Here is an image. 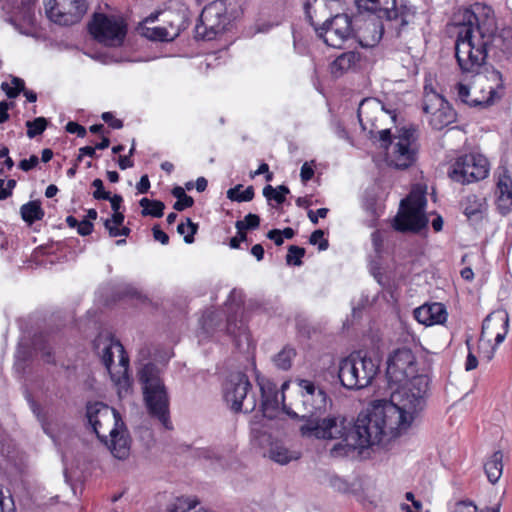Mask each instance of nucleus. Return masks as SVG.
<instances>
[{
  "instance_id": "nucleus-50",
  "label": "nucleus",
  "mask_w": 512,
  "mask_h": 512,
  "mask_svg": "<svg viewBox=\"0 0 512 512\" xmlns=\"http://www.w3.org/2000/svg\"><path fill=\"white\" fill-rule=\"evenodd\" d=\"M0 512H15L14 501L11 496L5 497L0 489Z\"/></svg>"
},
{
  "instance_id": "nucleus-63",
  "label": "nucleus",
  "mask_w": 512,
  "mask_h": 512,
  "mask_svg": "<svg viewBox=\"0 0 512 512\" xmlns=\"http://www.w3.org/2000/svg\"><path fill=\"white\" fill-rule=\"evenodd\" d=\"M13 105L12 103H8L6 101L0 102V124L5 123L9 119V113L8 110L10 106Z\"/></svg>"
},
{
  "instance_id": "nucleus-20",
  "label": "nucleus",
  "mask_w": 512,
  "mask_h": 512,
  "mask_svg": "<svg viewBox=\"0 0 512 512\" xmlns=\"http://www.w3.org/2000/svg\"><path fill=\"white\" fill-rule=\"evenodd\" d=\"M509 328V315L505 310H496L489 315L486 316V318L483 320L482 323V330H481V336H480V347L483 344L489 345V340L484 343V335L486 331L493 330L496 332L495 336V345L490 348V350L487 351H481L482 357L486 359L487 361H490L495 353L496 346L501 344L507 333Z\"/></svg>"
},
{
  "instance_id": "nucleus-42",
  "label": "nucleus",
  "mask_w": 512,
  "mask_h": 512,
  "mask_svg": "<svg viewBox=\"0 0 512 512\" xmlns=\"http://www.w3.org/2000/svg\"><path fill=\"white\" fill-rule=\"evenodd\" d=\"M260 225V217L256 214L249 213L245 216L244 220L236 222L235 227L239 231L252 230L258 228Z\"/></svg>"
},
{
  "instance_id": "nucleus-22",
  "label": "nucleus",
  "mask_w": 512,
  "mask_h": 512,
  "mask_svg": "<svg viewBox=\"0 0 512 512\" xmlns=\"http://www.w3.org/2000/svg\"><path fill=\"white\" fill-rule=\"evenodd\" d=\"M260 390L262 397L261 409L263 416L272 419L275 417L280 404L284 403V394H280L277 386L270 381L261 384Z\"/></svg>"
},
{
  "instance_id": "nucleus-24",
  "label": "nucleus",
  "mask_w": 512,
  "mask_h": 512,
  "mask_svg": "<svg viewBox=\"0 0 512 512\" xmlns=\"http://www.w3.org/2000/svg\"><path fill=\"white\" fill-rule=\"evenodd\" d=\"M415 319L426 326L443 324L447 319V311L442 303L424 304L414 310Z\"/></svg>"
},
{
  "instance_id": "nucleus-17",
  "label": "nucleus",
  "mask_w": 512,
  "mask_h": 512,
  "mask_svg": "<svg viewBox=\"0 0 512 512\" xmlns=\"http://www.w3.org/2000/svg\"><path fill=\"white\" fill-rule=\"evenodd\" d=\"M416 132L414 127L400 130L399 135L395 137L396 142L388 152V161L391 166L397 169H407L415 163L418 153Z\"/></svg>"
},
{
  "instance_id": "nucleus-46",
  "label": "nucleus",
  "mask_w": 512,
  "mask_h": 512,
  "mask_svg": "<svg viewBox=\"0 0 512 512\" xmlns=\"http://www.w3.org/2000/svg\"><path fill=\"white\" fill-rule=\"evenodd\" d=\"M235 328H236V324H233L231 319L228 318L227 332L235 338L236 345L239 346L240 342H241V338L244 337L246 340H248V335L246 334L245 329L242 327V325L238 328V330H239L238 334H236Z\"/></svg>"
},
{
  "instance_id": "nucleus-14",
  "label": "nucleus",
  "mask_w": 512,
  "mask_h": 512,
  "mask_svg": "<svg viewBox=\"0 0 512 512\" xmlns=\"http://www.w3.org/2000/svg\"><path fill=\"white\" fill-rule=\"evenodd\" d=\"M230 23L224 1L217 0L206 5L202 10L199 22L196 24V37L203 40H213L224 32Z\"/></svg>"
},
{
  "instance_id": "nucleus-53",
  "label": "nucleus",
  "mask_w": 512,
  "mask_h": 512,
  "mask_svg": "<svg viewBox=\"0 0 512 512\" xmlns=\"http://www.w3.org/2000/svg\"><path fill=\"white\" fill-rule=\"evenodd\" d=\"M470 340H471L470 338L466 340V344H467V347L469 350L467 359H466V363H465V369L467 371H471L478 366V360H477L476 356L470 350Z\"/></svg>"
},
{
  "instance_id": "nucleus-55",
  "label": "nucleus",
  "mask_w": 512,
  "mask_h": 512,
  "mask_svg": "<svg viewBox=\"0 0 512 512\" xmlns=\"http://www.w3.org/2000/svg\"><path fill=\"white\" fill-rule=\"evenodd\" d=\"M93 223L89 220H83L81 222H78V225H77V232L81 235V236H88L92 233L93 231Z\"/></svg>"
},
{
  "instance_id": "nucleus-32",
  "label": "nucleus",
  "mask_w": 512,
  "mask_h": 512,
  "mask_svg": "<svg viewBox=\"0 0 512 512\" xmlns=\"http://www.w3.org/2000/svg\"><path fill=\"white\" fill-rule=\"evenodd\" d=\"M142 207V216H152L160 218L164 214L165 204L160 200H150L148 198H142L139 202Z\"/></svg>"
},
{
  "instance_id": "nucleus-29",
  "label": "nucleus",
  "mask_w": 512,
  "mask_h": 512,
  "mask_svg": "<svg viewBox=\"0 0 512 512\" xmlns=\"http://www.w3.org/2000/svg\"><path fill=\"white\" fill-rule=\"evenodd\" d=\"M268 456L271 460L281 465L288 464L290 461L297 460L299 458V454L297 452L289 451L285 446L279 443L271 444Z\"/></svg>"
},
{
  "instance_id": "nucleus-37",
  "label": "nucleus",
  "mask_w": 512,
  "mask_h": 512,
  "mask_svg": "<svg viewBox=\"0 0 512 512\" xmlns=\"http://www.w3.org/2000/svg\"><path fill=\"white\" fill-rule=\"evenodd\" d=\"M242 187L243 186L241 184H238L235 187L230 188L227 191V198L236 202L251 201L254 198V188L252 186H248L244 191L241 192Z\"/></svg>"
},
{
  "instance_id": "nucleus-19",
  "label": "nucleus",
  "mask_w": 512,
  "mask_h": 512,
  "mask_svg": "<svg viewBox=\"0 0 512 512\" xmlns=\"http://www.w3.org/2000/svg\"><path fill=\"white\" fill-rule=\"evenodd\" d=\"M486 80L490 83L487 87V95L481 97H471L470 89L464 84H457L458 99L470 107L485 108L492 105L496 100H499L503 95L504 81L502 73L494 68L491 69L485 76Z\"/></svg>"
},
{
  "instance_id": "nucleus-6",
  "label": "nucleus",
  "mask_w": 512,
  "mask_h": 512,
  "mask_svg": "<svg viewBox=\"0 0 512 512\" xmlns=\"http://www.w3.org/2000/svg\"><path fill=\"white\" fill-rule=\"evenodd\" d=\"M143 385L144 401L151 417L156 418L166 429H172L169 413V397L154 363L145 364L138 372Z\"/></svg>"
},
{
  "instance_id": "nucleus-51",
  "label": "nucleus",
  "mask_w": 512,
  "mask_h": 512,
  "mask_svg": "<svg viewBox=\"0 0 512 512\" xmlns=\"http://www.w3.org/2000/svg\"><path fill=\"white\" fill-rule=\"evenodd\" d=\"M66 131L68 133L77 134L78 137H85L86 136V128L77 122L70 121L66 124Z\"/></svg>"
},
{
  "instance_id": "nucleus-41",
  "label": "nucleus",
  "mask_w": 512,
  "mask_h": 512,
  "mask_svg": "<svg viewBox=\"0 0 512 512\" xmlns=\"http://www.w3.org/2000/svg\"><path fill=\"white\" fill-rule=\"evenodd\" d=\"M198 504L199 500L197 498L180 497L177 498L176 503L169 509V512H187L194 509Z\"/></svg>"
},
{
  "instance_id": "nucleus-12",
  "label": "nucleus",
  "mask_w": 512,
  "mask_h": 512,
  "mask_svg": "<svg viewBox=\"0 0 512 512\" xmlns=\"http://www.w3.org/2000/svg\"><path fill=\"white\" fill-rule=\"evenodd\" d=\"M36 0H21L23 6H30ZM47 17L60 25L78 23L88 9L86 0H44Z\"/></svg>"
},
{
  "instance_id": "nucleus-54",
  "label": "nucleus",
  "mask_w": 512,
  "mask_h": 512,
  "mask_svg": "<svg viewBox=\"0 0 512 512\" xmlns=\"http://www.w3.org/2000/svg\"><path fill=\"white\" fill-rule=\"evenodd\" d=\"M102 120L109 124L113 129H120L123 127L121 120L114 118L111 112H104L101 116Z\"/></svg>"
},
{
  "instance_id": "nucleus-33",
  "label": "nucleus",
  "mask_w": 512,
  "mask_h": 512,
  "mask_svg": "<svg viewBox=\"0 0 512 512\" xmlns=\"http://www.w3.org/2000/svg\"><path fill=\"white\" fill-rule=\"evenodd\" d=\"M462 206L464 214L471 219L482 214L484 203L478 196L469 195L463 200Z\"/></svg>"
},
{
  "instance_id": "nucleus-5",
  "label": "nucleus",
  "mask_w": 512,
  "mask_h": 512,
  "mask_svg": "<svg viewBox=\"0 0 512 512\" xmlns=\"http://www.w3.org/2000/svg\"><path fill=\"white\" fill-rule=\"evenodd\" d=\"M328 1L308 0L304 5L306 18L328 46L340 48L345 41L355 35L352 18L346 13L336 14L319 25L314 18L318 12L326 10Z\"/></svg>"
},
{
  "instance_id": "nucleus-3",
  "label": "nucleus",
  "mask_w": 512,
  "mask_h": 512,
  "mask_svg": "<svg viewBox=\"0 0 512 512\" xmlns=\"http://www.w3.org/2000/svg\"><path fill=\"white\" fill-rule=\"evenodd\" d=\"M386 377L391 390V397L374 400L371 405L384 408L391 404L400 414L396 423L407 430L415 414L422 409L428 389V379L418 375L416 358L411 349H396L388 358Z\"/></svg>"
},
{
  "instance_id": "nucleus-27",
  "label": "nucleus",
  "mask_w": 512,
  "mask_h": 512,
  "mask_svg": "<svg viewBox=\"0 0 512 512\" xmlns=\"http://www.w3.org/2000/svg\"><path fill=\"white\" fill-rule=\"evenodd\" d=\"M484 471L490 483L498 482L503 472V453L495 451L491 457L484 463Z\"/></svg>"
},
{
  "instance_id": "nucleus-57",
  "label": "nucleus",
  "mask_w": 512,
  "mask_h": 512,
  "mask_svg": "<svg viewBox=\"0 0 512 512\" xmlns=\"http://www.w3.org/2000/svg\"><path fill=\"white\" fill-rule=\"evenodd\" d=\"M379 140L381 141V147L388 149V147L392 146L394 143L391 141V132L389 129H383L378 132Z\"/></svg>"
},
{
  "instance_id": "nucleus-28",
  "label": "nucleus",
  "mask_w": 512,
  "mask_h": 512,
  "mask_svg": "<svg viewBox=\"0 0 512 512\" xmlns=\"http://www.w3.org/2000/svg\"><path fill=\"white\" fill-rule=\"evenodd\" d=\"M142 34L153 41H172L179 34V27L170 23L167 27H143Z\"/></svg>"
},
{
  "instance_id": "nucleus-30",
  "label": "nucleus",
  "mask_w": 512,
  "mask_h": 512,
  "mask_svg": "<svg viewBox=\"0 0 512 512\" xmlns=\"http://www.w3.org/2000/svg\"><path fill=\"white\" fill-rule=\"evenodd\" d=\"M20 214L22 219L31 225L36 221L42 220L45 212L39 201H29L21 206Z\"/></svg>"
},
{
  "instance_id": "nucleus-25",
  "label": "nucleus",
  "mask_w": 512,
  "mask_h": 512,
  "mask_svg": "<svg viewBox=\"0 0 512 512\" xmlns=\"http://www.w3.org/2000/svg\"><path fill=\"white\" fill-rule=\"evenodd\" d=\"M497 206L501 214L505 215L512 209V179L503 174L497 182Z\"/></svg>"
},
{
  "instance_id": "nucleus-1",
  "label": "nucleus",
  "mask_w": 512,
  "mask_h": 512,
  "mask_svg": "<svg viewBox=\"0 0 512 512\" xmlns=\"http://www.w3.org/2000/svg\"><path fill=\"white\" fill-rule=\"evenodd\" d=\"M455 57L463 73L479 74L486 60L496 62L512 57V27L498 28L493 9L475 3L459 13Z\"/></svg>"
},
{
  "instance_id": "nucleus-48",
  "label": "nucleus",
  "mask_w": 512,
  "mask_h": 512,
  "mask_svg": "<svg viewBox=\"0 0 512 512\" xmlns=\"http://www.w3.org/2000/svg\"><path fill=\"white\" fill-rule=\"evenodd\" d=\"M104 227L108 230L110 237L128 236L131 232L130 228L122 227L119 229L116 226L111 225V221H104Z\"/></svg>"
},
{
  "instance_id": "nucleus-61",
  "label": "nucleus",
  "mask_w": 512,
  "mask_h": 512,
  "mask_svg": "<svg viewBox=\"0 0 512 512\" xmlns=\"http://www.w3.org/2000/svg\"><path fill=\"white\" fill-rule=\"evenodd\" d=\"M137 191L140 194L147 193L150 188V181L148 175H143L140 178V181L136 185Z\"/></svg>"
},
{
  "instance_id": "nucleus-56",
  "label": "nucleus",
  "mask_w": 512,
  "mask_h": 512,
  "mask_svg": "<svg viewBox=\"0 0 512 512\" xmlns=\"http://www.w3.org/2000/svg\"><path fill=\"white\" fill-rule=\"evenodd\" d=\"M275 195L273 196V200H275L278 204H282L285 201V196L290 193V190L285 185H279L275 188Z\"/></svg>"
},
{
  "instance_id": "nucleus-39",
  "label": "nucleus",
  "mask_w": 512,
  "mask_h": 512,
  "mask_svg": "<svg viewBox=\"0 0 512 512\" xmlns=\"http://www.w3.org/2000/svg\"><path fill=\"white\" fill-rule=\"evenodd\" d=\"M48 125V121L44 117H37L32 121L26 122L27 136L32 139L41 135Z\"/></svg>"
},
{
  "instance_id": "nucleus-26",
  "label": "nucleus",
  "mask_w": 512,
  "mask_h": 512,
  "mask_svg": "<svg viewBox=\"0 0 512 512\" xmlns=\"http://www.w3.org/2000/svg\"><path fill=\"white\" fill-rule=\"evenodd\" d=\"M360 61V54L354 51L344 52L339 55L331 64V72L334 76L339 77L343 73L354 68Z\"/></svg>"
},
{
  "instance_id": "nucleus-35",
  "label": "nucleus",
  "mask_w": 512,
  "mask_h": 512,
  "mask_svg": "<svg viewBox=\"0 0 512 512\" xmlns=\"http://www.w3.org/2000/svg\"><path fill=\"white\" fill-rule=\"evenodd\" d=\"M32 345L35 351L40 352L42 359L49 364H54L55 359L51 351L48 340L43 334L36 335L32 341Z\"/></svg>"
},
{
  "instance_id": "nucleus-64",
  "label": "nucleus",
  "mask_w": 512,
  "mask_h": 512,
  "mask_svg": "<svg viewBox=\"0 0 512 512\" xmlns=\"http://www.w3.org/2000/svg\"><path fill=\"white\" fill-rule=\"evenodd\" d=\"M1 88L6 93L8 98H16L21 92L19 88H14L6 82L2 83Z\"/></svg>"
},
{
  "instance_id": "nucleus-2",
  "label": "nucleus",
  "mask_w": 512,
  "mask_h": 512,
  "mask_svg": "<svg viewBox=\"0 0 512 512\" xmlns=\"http://www.w3.org/2000/svg\"><path fill=\"white\" fill-rule=\"evenodd\" d=\"M398 411L389 404L384 408L370 406L368 412L359 414L351 426L345 418L335 417L336 425L343 429L331 437H315L316 439H341L330 449L334 458L354 457L365 448L374 445H385L392 439L400 436L406 430L398 426L396 420L400 419Z\"/></svg>"
},
{
  "instance_id": "nucleus-13",
  "label": "nucleus",
  "mask_w": 512,
  "mask_h": 512,
  "mask_svg": "<svg viewBox=\"0 0 512 512\" xmlns=\"http://www.w3.org/2000/svg\"><path fill=\"white\" fill-rule=\"evenodd\" d=\"M89 32L99 43L109 47H119L126 37L127 25L120 18L96 13L89 23Z\"/></svg>"
},
{
  "instance_id": "nucleus-11",
  "label": "nucleus",
  "mask_w": 512,
  "mask_h": 512,
  "mask_svg": "<svg viewBox=\"0 0 512 512\" xmlns=\"http://www.w3.org/2000/svg\"><path fill=\"white\" fill-rule=\"evenodd\" d=\"M489 173V162L481 154L470 153L456 158L448 171L449 178L460 184L483 180Z\"/></svg>"
},
{
  "instance_id": "nucleus-44",
  "label": "nucleus",
  "mask_w": 512,
  "mask_h": 512,
  "mask_svg": "<svg viewBox=\"0 0 512 512\" xmlns=\"http://www.w3.org/2000/svg\"><path fill=\"white\" fill-rule=\"evenodd\" d=\"M309 242L312 245L318 244V249L320 251H325L329 247V242L327 239L324 238V232L323 230H315L312 232L309 238Z\"/></svg>"
},
{
  "instance_id": "nucleus-58",
  "label": "nucleus",
  "mask_w": 512,
  "mask_h": 512,
  "mask_svg": "<svg viewBox=\"0 0 512 512\" xmlns=\"http://www.w3.org/2000/svg\"><path fill=\"white\" fill-rule=\"evenodd\" d=\"M314 176V170L313 168L306 162L302 165L301 171H300V177L302 182L306 183L307 181L311 180Z\"/></svg>"
},
{
  "instance_id": "nucleus-45",
  "label": "nucleus",
  "mask_w": 512,
  "mask_h": 512,
  "mask_svg": "<svg viewBox=\"0 0 512 512\" xmlns=\"http://www.w3.org/2000/svg\"><path fill=\"white\" fill-rule=\"evenodd\" d=\"M92 186L95 188L93 197L97 200L110 199V193L104 190L103 181L99 178L94 179Z\"/></svg>"
},
{
  "instance_id": "nucleus-21",
  "label": "nucleus",
  "mask_w": 512,
  "mask_h": 512,
  "mask_svg": "<svg viewBox=\"0 0 512 512\" xmlns=\"http://www.w3.org/2000/svg\"><path fill=\"white\" fill-rule=\"evenodd\" d=\"M384 17H370L366 19L363 26L359 29V42L363 47H374L383 37L385 29L397 37L391 29H388L387 23L384 24L382 19Z\"/></svg>"
},
{
  "instance_id": "nucleus-10",
  "label": "nucleus",
  "mask_w": 512,
  "mask_h": 512,
  "mask_svg": "<svg viewBox=\"0 0 512 512\" xmlns=\"http://www.w3.org/2000/svg\"><path fill=\"white\" fill-rule=\"evenodd\" d=\"M246 374H231L224 387V399L234 412L251 413L256 408V396Z\"/></svg>"
},
{
  "instance_id": "nucleus-52",
  "label": "nucleus",
  "mask_w": 512,
  "mask_h": 512,
  "mask_svg": "<svg viewBox=\"0 0 512 512\" xmlns=\"http://www.w3.org/2000/svg\"><path fill=\"white\" fill-rule=\"evenodd\" d=\"M39 163V158L36 155H31L29 159H23L19 162V168L25 172L33 169Z\"/></svg>"
},
{
  "instance_id": "nucleus-34",
  "label": "nucleus",
  "mask_w": 512,
  "mask_h": 512,
  "mask_svg": "<svg viewBox=\"0 0 512 512\" xmlns=\"http://www.w3.org/2000/svg\"><path fill=\"white\" fill-rule=\"evenodd\" d=\"M296 356V351L290 346H285L273 357L274 365L281 370L287 371L292 366V361Z\"/></svg>"
},
{
  "instance_id": "nucleus-59",
  "label": "nucleus",
  "mask_w": 512,
  "mask_h": 512,
  "mask_svg": "<svg viewBox=\"0 0 512 512\" xmlns=\"http://www.w3.org/2000/svg\"><path fill=\"white\" fill-rule=\"evenodd\" d=\"M329 210L327 208H320L316 211V213L312 210L308 211V218L313 224L318 223V217L325 218L328 214Z\"/></svg>"
},
{
  "instance_id": "nucleus-36",
  "label": "nucleus",
  "mask_w": 512,
  "mask_h": 512,
  "mask_svg": "<svg viewBox=\"0 0 512 512\" xmlns=\"http://www.w3.org/2000/svg\"><path fill=\"white\" fill-rule=\"evenodd\" d=\"M171 193L177 199V201L173 205V208L176 211H183L193 206V198L186 194L185 189L183 187L175 186L172 189Z\"/></svg>"
},
{
  "instance_id": "nucleus-31",
  "label": "nucleus",
  "mask_w": 512,
  "mask_h": 512,
  "mask_svg": "<svg viewBox=\"0 0 512 512\" xmlns=\"http://www.w3.org/2000/svg\"><path fill=\"white\" fill-rule=\"evenodd\" d=\"M379 109H383V105L379 101L373 99H364L360 102L357 116L363 130L367 129L366 122L370 121V118L368 117L369 112Z\"/></svg>"
},
{
  "instance_id": "nucleus-18",
  "label": "nucleus",
  "mask_w": 512,
  "mask_h": 512,
  "mask_svg": "<svg viewBox=\"0 0 512 512\" xmlns=\"http://www.w3.org/2000/svg\"><path fill=\"white\" fill-rule=\"evenodd\" d=\"M86 418L93 432L105 444L108 443L107 433L109 429L119 426L122 422L121 416L116 409L110 408L99 401L87 403Z\"/></svg>"
},
{
  "instance_id": "nucleus-47",
  "label": "nucleus",
  "mask_w": 512,
  "mask_h": 512,
  "mask_svg": "<svg viewBox=\"0 0 512 512\" xmlns=\"http://www.w3.org/2000/svg\"><path fill=\"white\" fill-rule=\"evenodd\" d=\"M355 4L359 10L380 13V6L378 0H355Z\"/></svg>"
},
{
  "instance_id": "nucleus-4",
  "label": "nucleus",
  "mask_w": 512,
  "mask_h": 512,
  "mask_svg": "<svg viewBox=\"0 0 512 512\" xmlns=\"http://www.w3.org/2000/svg\"><path fill=\"white\" fill-rule=\"evenodd\" d=\"M295 383L300 389L305 413L301 416L304 423L300 426L303 437H331L341 429L336 425L335 417L322 418L327 410L329 398L324 389L312 380L296 378Z\"/></svg>"
},
{
  "instance_id": "nucleus-38",
  "label": "nucleus",
  "mask_w": 512,
  "mask_h": 512,
  "mask_svg": "<svg viewBox=\"0 0 512 512\" xmlns=\"http://www.w3.org/2000/svg\"><path fill=\"white\" fill-rule=\"evenodd\" d=\"M198 224L194 223L190 218H186V223H179L177 226V232L184 235V241L187 244L194 242V235L197 233Z\"/></svg>"
},
{
  "instance_id": "nucleus-62",
  "label": "nucleus",
  "mask_w": 512,
  "mask_h": 512,
  "mask_svg": "<svg viewBox=\"0 0 512 512\" xmlns=\"http://www.w3.org/2000/svg\"><path fill=\"white\" fill-rule=\"evenodd\" d=\"M267 237L274 241L275 245L281 246L284 242L281 230L279 229H272L267 233Z\"/></svg>"
},
{
  "instance_id": "nucleus-15",
  "label": "nucleus",
  "mask_w": 512,
  "mask_h": 512,
  "mask_svg": "<svg viewBox=\"0 0 512 512\" xmlns=\"http://www.w3.org/2000/svg\"><path fill=\"white\" fill-rule=\"evenodd\" d=\"M380 6V17H385L388 29L394 31L399 38L407 33L409 27L414 23L416 10L408 5L406 0H378Z\"/></svg>"
},
{
  "instance_id": "nucleus-8",
  "label": "nucleus",
  "mask_w": 512,
  "mask_h": 512,
  "mask_svg": "<svg viewBox=\"0 0 512 512\" xmlns=\"http://www.w3.org/2000/svg\"><path fill=\"white\" fill-rule=\"evenodd\" d=\"M94 349L101 353V361L109 371L112 381L119 388L129 387V357L121 342L112 335H99L93 342Z\"/></svg>"
},
{
  "instance_id": "nucleus-49",
  "label": "nucleus",
  "mask_w": 512,
  "mask_h": 512,
  "mask_svg": "<svg viewBox=\"0 0 512 512\" xmlns=\"http://www.w3.org/2000/svg\"><path fill=\"white\" fill-rule=\"evenodd\" d=\"M29 359L30 352L28 351V349L23 347L22 345H19L16 353V367L23 369L25 362H27Z\"/></svg>"
},
{
  "instance_id": "nucleus-43",
  "label": "nucleus",
  "mask_w": 512,
  "mask_h": 512,
  "mask_svg": "<svg viewBox=\"0 0 512 512\" xmlns=\"http://www.w3.org/2000/svg\"><path fill=\"white\" fill-rule=\"evenodd\" d=\"M305 254V249L299 246L291 245L288 248V253L286 255V262L288 264H293L295 266H300L302 264L301 258Z\"/></svg>"
},
{
  "instance_id": "nucleus-9",
  "label": "nucleus",
  "mask_w": 512,
  "mask_h": 512,
  "mask_svg": "<svg viewBox=\"0 0 512 512\" xmlns=\"http://www.w3.org/2000/svg\"><path fill=\"white\" fill-rule=\"evenodd\" d=\"M426 196L421 191H411L401 200L400 209L394 218L393 227L399 232L418 233L428 224L425 214Z\"/></svg>"
},
{
  "instance_id": "nucleus-60",
  "label": "nucleus",
  "mask_w": 512,
  "mask_h": 512,
  "mask_svg": "<svg viewBox=\"0 0 512 512\" xmlns=\"http://www.w3.org/2000/svg\"><path fill=\"white\" fill-rule=\"evenodd\" d=\"M152 231L153 237L156 241H159L163 245L169 243V236L164 231H162L158 226H154Z\"/></svg>"
},
{
  "instance_id": "nucleus-7",
  "label": "nucleus",
  "mask_w": 512,
  "mask_h": 512,
  "mask_svg": "<svg viewBox=\"0 0 512 512\" xmlns=\"http://www.w3.org/2000/svg\"><path fill=\"white\" fill-rule=\"evenodd\" d=\"M378 372V359L356 351L340 361L338 377L343 387L360 390L368 387Z\"/></svg>"
},
{
  "instance_id": "nucleus-23",
  "label": "nucleus",
  "mask_w": 512,
  "mask_h": 512,
  "mask_svg": "<svg viewBox=\"0 0 512 512\" xmlns=\"http://www.w3.org/2000/svg\"><path fill=\"white\" fill-rule=\"evenodd\" d=\"M108 435L110 436L108 447L112 455L119 460L127 459L130 455V438L123 421L119 426L109 429Z\"/></svg>"
},
{
  "instance_id": "nucleus-16",
  "label": "nucleus",
  "mask_w": 512,
  "mask_h": 512,
  "mask_svg": "<svg viewBox=\"0 0 512 512\" xmlns=\"http://www.w3.org/2000/svg\"><path fill=\"white\" fill-rule=\"evenodd\" d=\"M423 112L430 115L429 123L435 130L454 123L457 117L448 101L427 84L424 86Z\"/></svg>"
},
{
  "instance_id": "nucleus-40",
  "label": "nucleus",
  "mask_w": 512,
  "mask_h": 512,
  "mask_svg": "<svg viewBox=\"0 0 512 512\" xmlns=\"http://www.w3.org/2000/svg\"><path fill=\"white\" fill-rule=\"evenodd\" d=\"M453 512H500V504L478 510L477 506L472 501H459L456 503Z\"/></svg>"
}]
</instances>
